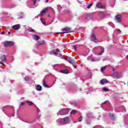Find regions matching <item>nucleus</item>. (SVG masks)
Segmentation results:
<instances>
[{
  "instance_id": "f8f14e48",
  "label": "nucleus",
  "mask_w": 128,
  "mask_h": 128,
  "mask_svg": "<svg viewBox=\"0 0 128 128\" xmlns=\"http://www.w3.org/2000/svg\"><path fill=\"white\" fill-rule=\"evenodd\" d=\"M91 40L94 42H98V39L94 33H92L91 35Z\"/></svg>"
},
{
  "instance_id": "de8ad7c7",
  "label": "nucleus",
  "mask_w": 128,
  "mask_h": 128,
  "mask_svg": "<svg viewBox=\"0 0 128 128\" xmlns=\"http://www.w3.org/2000/svg\"><path fill=\"white\" fill-rule=\"evenodd\" d=\"M108 102V100L105 101L104 102L102 103L101 106H102V105L106 104Z\"/></svg>"
},
{
  "instance_id": "9d476101",
  "label": "nucleus",
  "mask_w": 128,
  "mask_h": 128,
  "mask_svg": "<svg viewBox=\"0 0 128 128\" xmlns=\"http://www.w3.org/2000/svg\"><path fill=\"white\" fill-rule=\"evenodd\" d=\"M116 21V22H122V15L118 14L116 16L115 18Z\"/></svg>"
},
{
  "instance_id": "cd10ccee",
  "label": "nucleus",
  "mask_w": 128,
  "mask_h": 128,
  "mask_svg": "<svg viewBox=\"0 0 128 128\" xmlns=\"http://www.w3.org/2000/svg\"><path fill=\"white\" fill-rule=\"evenodd\" d=\"M109 117L110 118V119L112 120H114V115L112 114H110Z\"/></svg>"
},
{
  "instance_id": "6ab92c4d",
  "label": "nucleus",
  "mask_w": 128,
  "mask_h": 128,
  "mask_svg": "<svg viewBox=\"0 0 128 128\" xmlns=\"http://www.w3.org/2000/svg\"><path fill=\"white\" fill-rule=\"evenodd\" d=\"M36 90H38V92H40V90H42V88L40 85L38 84L36 86Z\"/></svg>"
},
{
  "instance_id": "a211bd4d",
  "label": "nucleus",
  "mask_w": 128,
  "mask_h": 128,
  "mask_svg": "<svg viewBox=\"0 0 128 128\" xmlns=\"http://www.w3.org/2000/svg\"><path fill=\"white\" fill-rule=\"evenodd\" d=\"M12 28L14 30H20V24H16L13 26Z\"/></svg>"
},
{
  "instance_id": "0e129e2a",
  "label": "nucleus",
  "mask_w": 128,
  "mask_h": 128,
  "mask_svg": "<svg viewBox=\"0 0 128 128\" xmlns=\"http://www.w3.org/2000/svg\"><path fill=\"white\" fill-rule=\"evenodd\" d=\"M48 2V0H46V3Z\"/></svg>"
},
{
  "instance_id": "39448f33",
  "label": "nucleus",
  "mask_w": 128,
  "mask_h": 128,
  "mask_svg": "<svg viewBox=\"0 0 128 128\" xmlns=\"http://www.w3.org/2000/svg\"><path fill=\"white\" fill-rule=\"evenodd\" d=\"M98 48H100L101 52L97 54L96 56H102V54H104V47H100V46L95 47L94 48L92 49V50H93V52H94V50H98Z\"/></svg>"
},
{
  "instance_id": "f3484780",
  "label": "nucleus",
  "mask_w": 128,
  "mask_h": 128,
  "mask_svg": "<svg viewBox=\"0 0 128 128\" xmlns=\"http://www.w3.org/2000/svg\"><path fill=\"white\" fill-rule=\"evenodd\" d=\"M108 82L106 79H102L100 82V84H108Z\"/></svg>"
},
{
  "instance_id": "aec40b11",
  "label": "nucleus",
  "mask_w": 128,
  "mask_h": 128,
  "mask_svg": "<svg viewBox=\"0 0 128 128\" xmlns=\"http://www.w3.org/2000/svg\"><path fill=\"white\" fill-rule=\"evenodd\" d=\"M44 44H46V42L44 40L37 42V44L38 46H42Z\"/></svg>"
},
{
  "instance_id": "2eb2a0df",
  "label": "nucleus",
  "mask_w": 128,
  "mask_h": 128,
  "mask_svg": "<svg viewBox=\"0 0 128 128\" xmlns=\"http://www.w3.org/2000/svg\"><path fill=\"white\" fill-rule=\"evenodd\" d=\"M8 108H12V110H14V107L10 106H4V107H2V111L4 112V114H6V110H8Z\"/></svg>"
},
{
  "instance_id": "0eeeda50",
  "label": "nucleus",
  "mask_w": 128,
  "mask_h": 128,
  "mask_svg": "<svg viewBox=\"0 0 128 128\" xmlns=\"http://www.w3.org/2000/svg\"><path fill=\"white\" fill-rule=\"evenodd\" d=\"M62 34H68V32H72V28L69 27H66L63 28Z\"/></svg>"
},
{
  "instance_id": "9b49d317",
  "label": "nucleus",
  "mask_w": 128,
  "mask_h": 128,
  "mask_svg": "<svg viewBox=\"0 0 128 128\" xmlns=\"http://www.w3.org/2000/svg\"><path fill=\"white\" fill-rule=\"evenodd\" d=\"M54 10L52 9V8H50V7H47L46 8H45L41 12H40V14L41 16H43V14H46V12H48V10Z\"/></svg>"
},
{
  "instance_id": "13d9d810",
  "label": "nucleus",
  "mask_w": 128,
  "mask_h": 128,
  "mask_svg": "<svg viewBox=\"0 0 128 128\" xmlns=\"http://www.w3.org/2000/svg\"><path fill=\"white\" fill-rule=\"evenodd\" d=\"M124 28H128V25H124Z\"/></svg>"
},
{
  "instance_id": "f257e3e1",
  "label": "nucleus",
  "mask_w": 128,
  "mask_h": 128,
  "mask_svg": "<svg viewBox=\"0 0 128 128\" xmlns=\"http://www.w3.org/2000/svg\"><path fill=\"white\" fill-rule=\"evenodd\" d=\"M49 54H51V56H62V54H60V50L58 49L50 51Z\"/></svg>"
},
{
  "instance_id": "052dcab7",
  "label": "nucleus",
  "mask_w": 128,
  "mask_h": 128,
  "mask_svg": "<svg viewBox=\"0 0 128 128\" xmlns=\"http://www.w3.org/2000/svg\"><path fill=\"white\" fill-rule=\"evenodd\" d=\"M0 64H3L4 66H6L4 63H2V62H0Z\"/></svg>"
},
{
  "instance_id": "ea45409f",
  "label": "nucleus",
  "mask_w": 128,
  "mask_h": 128,
  "mask_svg": "<svg viewBox=\"0 0 128 128\" xmlns=\"http://www.w3.org/2000/svg\"><path fill=\"white\" fill-rule=\"evenodd\" d=\"M106 66H104V67H102L101 68H100V70L101 72H104V70H106Z\"/></svg>"
},
{
  "instance_id": "2f4dec72",
  "label": "nucleus",
  "mask_w": 128,
  "mask_h": 128,
  "mask_svg": "<svg viewBox=\"0 0 128 128\" xmlns=\"http://www.w3.org/2000/svg\"><path fill=\"white\" fill-rule=\"evenodd\" d=\"M93 128H104V127H102V126L97 125L94 126Z\"/></svg>"
},
{
  "instance_id": "c03bdc74",
  "label": "nucleus",
  "mask_w": 128,
  "mask_h": 128,
  "mask_svg": "<svg viewBox=\"0 0 128 128\" xmlns=\"http://www.w3.org/2000/svg\"><path fill=\"white\" fill-rule=\"evenodd\" d=\"M109 26H112V28L114 26V24L112 22H109L108 23Z\"/></svg>"
},
{
  "instance_id": "1a4fd4ad",
  "label": "nucleus",
  "mask_w": 128,
  "mask_h": 128,
  "mask_svg": "<svg viewBox=\"0 0 128 128\" xmlns=\"http://www.w3.org/2000/svg\"><path fill=\"white\" fill-rule=\"evenodd\" d=\"M58 126H64V119L60 118L56 120Z\"/></svg>"
},
{
  "instance_id": "6e6d98bb",
  "label": "nucleus",
  "mask_w": 128,
  "mask_h": 128,
  "mask_svg": "<svg viewBox=\"0 0 128 128\" xmlns=\"http://www.w3.org/2000/svg\"><path fill=\"white\" fill-rule=\"evenodd\" d=\"M56 34H64V33H62V32H56Z\"/></svg>"
},
{
  "instance_id": "58836bf2",
  "label": "nucleus",
  "mask_w": 128,
  "mask_h": 128,
  "mask_svg": "<svg viewBox=\"0 0 128 128\" xmlns=\"http://www.w3.org/2000/svg\"><path fill=\"white\" fill-rule=\"evenodd\" d=\"M88 78H92V72H88Z\"/></svg>"
},
{
  "instance_id": "a878e982",
  "label": "nucleus",
  "mask_w": 128,
  "mask_h": 128,
  "mask_svg": "<svg viewBox=\"0 0 128 128\" xmlns=\"http://www.w3.org/2000/svg\"><path fill=\"white\" fill-rule=\"evenodd\" d=\"M33 38L34 40H40V36L38 35H34Z\"/></svg>"
},
{
  "instance_id": "bf43d9fd",
  "label": "nucleus",
  "mask_w": 128,
  "mask_h": 128,
  "mask_svg": "<svg viewBox=\"0 0 128 128\" xmlns=\"http://www.w3.org/2000/svg\"><path fill=\"white\" fill-rule=\"evenodd\" d=\"M122 108H123V110H124V108H126L124 106H122Z\"/></svg>"
},
{
  "instance_id": "338daca9",
  "label": "nucleus",
  "mask_w": 128,
  "mask_h": 128,
  "mask_svg": "<svg viewBox=\"0 0 128 128\" xmlns=\"http://www.w3.org/2000/svg\"><path fill=\"white\" fill-rule=\"evenodd\" d=\"M38 0V2H40V0Z\"/></svg>"
},
{
  "instance_id": "72a5a7b5",
  "label": "nucleus",
  "mask_w": 128,
  "mask_h": 128,
  "mask_svg": "<svg viewBox=\"0 0 128 128\" xmlns=\"http://www.w3.org/2000/svg\"><path fill=\"white\" fill-rule=\"evenodd\" d=\"M92 3H90V4H88V6H87V8H90L92 6Z\"/></svg>"
},
{
  "instance_id": "a19ab883",
  "label": "nucleus",
  "mask_w": 128,
  "mask_h": 128,
  "mask_svg": "<svg viewBox=\"0 0 128 128\" xmlns=\"http://www.w3.org/2000/svg\"><path fill=\"white\" fill-rule=\"evenodd\" d=\"M86 123V124H90V120H87Z\"/></svg>"
},
{
  "instance_id": "7c9ffc66",
  "label": "nucleus",
  "mask_w": 128,
  "mask_h": 128,
  "mask_svg": "<svg viewBox=\"0 0 128 128\" xmlns=\"http://www.w3.org/2000/svg\"><path fill=\"white\" fill-rule=\"evenodd\" d=\"M70 114H76V110H73L70 112Z\"/></svg>"
},
{
  "instance_id": "4be33fe9",
  "label": "nucleus",
  "mask_w": 128,
  "mask_h": 128,
  "mask_svg": "<svg viewBox=\"0 0 128 128\" xmlns=\"http://www.w3.org/2000/svg\"><path fill=\"white\" fill-rule=\"evenodd\" d=\"M86 16L88 20H92V14H86Z\"/></svg>"
},
{
  "instance_id": "a18cd8bd",
  "label": "nucleus",
  "mask_w": 128,
  "mask_h": 128,
  "mask_svg": "<svg viewBox=\"0 0 128 128\" xmlns=\"http://www.w3.org/2000/svg\"><path fill=\"white\" fill-rule=\"evenodd\" d=\"M65 12H66V13L70 12V10L67 9L65 10Z\"/></svg>"
},
{
  "instance_id": "5701e85b",
  "label": "nucleus",
  "mask_w": 128,
  "mask_h": 128,
  "mask_svg": "<svg viewBox=\"0 0 128 128\" xmlns=\"http://www.w3.org/2000/svg\"><path fill=\"white\" fill-rule=\"evenodd\" d=\"M42 84L45 88H50V86H48V85L46 84V80L44 79L42 81Z\"/></svg>"
},
{
  "instance_id": "c756f323",
  "label": "nucleus",
  "mask_w": 128,
  "mask_h": 128,
  "mask_svg": "<svg viewBox=\"0 0 128 128\" xmlns=\"http://www.w3.org/2000/svg\"><path fill=\"white\" fill-rule=\"evenodd\" d=\"M26 103L28 104V106H34V102H32L31 101H27Z\"/></svg>"
},
{
  "instance_id": "e2e57ef3",
  "label": "nucleus",
  "mask_w": 128,
  "mask_h": 128,
  "mask_svg": "<svg viewBox=\"0 0 128 128\" xmlns=\"http://www.w3.org/2000/svg\"><path fill=\"white\" fill-rule=\"evenodd\" d=\"M28 122V124H32V122Z\"/></svg>"
},
{
  "instance_id": "4d7b16f0",
  "label": "nucleus",
  "mask_w": 128,
  "mask_h": 128,
  "mask_svg": "<svg viewBox=\"0 0 128 128\" xmlns=\"http://www.w3.org/2000/svg\"><path fill=\"white\" fill-rule=\"evenodd\" d=\"M112 70L113 72H114V70H116V68H112Z\"/></svg>"
},
{
  "instance_id": "ddd939ff",
  "label": "nucleus",
  "mask_w": 128,
  "mask_h": 128,
  "mask_svg": "<svg viewBox=\"0 0 128 128\" xmlns=\"http://www.w3.org/2000/svg\"><path fill=\"white\" fill-rule=\"evenodd\" d=\"M96 8H106V6L102 4V2H98L96 5Z\"/></svg>"
},
{
  "instance_id": "3c124183",
  "label": "nucleus",
  "mask_w": 128,
  "mask_h": 128,
  "mask_svg": "<svg viewBox=\"0 0 128 128\" xmlns=\"http://www.w3.org/2000/svg\"><path fill=\"white\" fill-rule=\"evenodd\" d=\"M9 116V118H12V116H14V114H12V116Z\"/></svg>"
},
{
  "instance_id": "e433bc0d",
  "label": "nucleus",
  "mask_w": 128,
  "mask_h": 128,
  "mask_svg": "<svg viewBox=\"0 0 128 128\" xmlns=\"http://www.w3.org/2000/svg\"><path fill=\"white\" fill-rule=\"evenodd\" d=\"M24 80L26 82H30V78L28 76L24 78Z\"/></svg>"
},
{
  "instance_id": "bb28decb",
  "label": "nucleus",
  "mask_w": 128,
  "mask_h": 128,
  "mask_svg": "<svg viewBox=\"0 0 128 128\" xmlns=\"http://www.w3.org/2000/svg\"><path fill=\"white\" fill-rule=\"evenodd\" d=\"M28 32H35L36 30H34V29H32V28H28Z\"/></svg>"
},
{
  "instance_id": "412c9836",
  "label": "nucleus",
  "mask_w": 128,
  "mask_h": 128,
  "mask_svg": "<svg viewBox=\"0 0 128 128\" xmlns=\"http://www.w3.org/2000/svg\"><path fill=\"white\" fill-rule=\"evenodd\" d=\"M0 60L2 62H6V56H1Z\"/></svg>"
},
{
  "instance_id": "393cba45",
  "label": "nucleus",
  "mask_w": 128,
  "mask_h": 128,
  "mask_svg": "<svg viewBox=\"0 0 128 128\" xmlns=\"http://www.w3.org/2000/svg\"><path fill=\"white\" fill-rule=\"evenodd\" d=\"M92 62H98V60H100V58H92Z\"/></svg>"
},
{
  "instance_id": "f704fd0d",
  "label": "nucleus",
  "mask_w": 128,
  "mask_h": 128,
  "mask_svg": "<svg viewBox=\"0 0 128 128\" xmlns=\"http://www.w3.org/2000/svg\"><path fill=\"white\" fill-rule=\"evenodd\" d=\"M41 22L42 24H46V20H44V18H42Z\"/></svg>"
},
{
  "instance_id": "dca6fc26",
  "label": "nucleus",
  "mask_w": 128,
  "mask_h": 128,
  "mask_svg": "<svg viewBox=\"0 0 128 128\" xmlns=\"http://www.w3.org/2000/svg\"><path fill=\"white\" fill-rule=\"evenodd\" d=\"M68 62H70V64H71L73 66H74V68L75 66H76V62L74 61V60L72 58Z\"/></svg>"
},
{
  "instance_id": "603ef678",
  "label": "nucleus",
  "mask_w": 128,
  "mask_h": 128,
  "mask_svg": "<svg viewBox=\"0 0 128 128\" xmlns=\"http://www.w3.org/2000/svg\"><path fill=\"white\" fill-rule=\"evenodd\" d=\"M20 106H24V102H21Z\"/></svg>"
},
{
  "instance_id": "5fc2aeb1",
  "label": "nucleus",
  "mask_w": 128,
  "mask_h": 128,
  "mask_svg": "<svg viewBox=\"0 0 128 128\" xmlns=\"http://www.w3.org/2000/svg\"><path fill=\"white\" fill-rule=\"evenodd\" d=\"M74 48L75 51L76 50V46H74Z\"/></svg>"
},
{
  "instance_id": "c85d7f7f",
  "label": "nucleus",
  "mask_w": 128,
  "mask_h": 128,
  "mask_svg": "<svg viewBox=\"0 0 128 128\" xmlns=\"http://www.w3.org/2000/svg\"><path fill=\"white\" fill-rule=\"evenodd\" d=\"M18 16H20V18H24V14L22 12H20L19 14H18Z\"/></svg>"
},
{
  "instance_id": "79ce46f5",
  "label": "nucleus",
  "mask_w": 128,
  "mask_h": 128,
  "mask_svg": "<svg viewBox=\"0 0 128 128\" xmlns=\"http://www.w3.org/2000/svg\"><path fill=\"white\" fill-rule=\"evenodd\" d=\"M58 10H62V6L58 5Z\"/></svg>"
},
{
  "instance_id": "680f3d73",
  "label": "nucleus",
  "mask_w": 128,
  "mask_h": 128,
  "mask_svg": "<svg viewBox=\"0 0 128 128\" xmlns=\"http://www.w3.org/2000/svg\"><path fill=\"white\" fill-rule=\"evenodd\" d=\"M12 34V32H8V34Z\"/></svg>"
},
{
  "instance_id": "49530a36",
  "label": "nucleus",
  "mask_w": 128,
  "mask_h": 128,
  "mask_svg": "<svg viewBox=\"0 0 128 128\" xmlns=\"http://www.w3.org/2000/svg\"><path fill=\"white\" fill-rule=\"evenodd\" d=\"M36 110L37 112H40V109L38 108H36Z\"/></svg>"
},
{
  "instance_id": "4c0bfd02",
  "label": "nucleus",
  "mask_w": 128,
  "mask_h": 128,
  "mask_svg": "<svg viewBox=\"0 0 128 128\" xmlns=\"http://www.w3.org/2000/svg\"><path fill=\"white\" fill-rule=\"evenodd\" d=\"M33 4L34 6H33L32 8H36V0H33Z\"/></svg>"
},
{
  "instance_id": "20e7f679",
  "label": "nucleus",
  "mask_w": 128,
  "mask_h": 128,
  "mask_svg": "<svg viewBox=\"0 0 128 128\" xmlns=\"http://www.w3.org/2000/svg\"><path fill=\"white\" fill-rule=\"evenodd\" d=\"M123 76L122 73L120 72H115L113 73L112 75V76L115 78H122Z\"/></svg>"
},
{
  "instance_id": "09e8293b",
  "label": "nucleus",
  "mask_w": 128,
  "mask_h": 128,
  "mask_svg": "<svg viewBox=\"0 0 128 128\" xmlns=\"http://www.w3.org/2000/svg\"><path fill=\"white\" fill-rule=\"evenodd\" d=\"M82 120V116H80L78 118V122H81Z\"/></svg>"
},
{
  "instance_id": "473e14b6",
  "label": "nucleus",
  "mask_w": 128,
  "mask_h": 128,
  "mask_svg": "<svg viewBox=\"0 0 128 128\" xmlns=\"http://www.w3.org/2000/svg\"><path fill=\"white\" fill-rule=\"evenodd\" d=\"M72 58H70V57H67L66 58H65V60L68 62L72 60Z\"/></svg>"
},
{
  "instance_id": "f03ea898",
  "label": "nucleus",
  "mask_w": 128,
  "mask_h": 128,
  "mask_svg": "<svg viewBox=\"0 0 128 128\" xmlns=\"http://www.w3.org/2000/svg\"><path fill=\"white\" fill-rule=\"evenodd\" d=\"M52 68L55 70L58 71L60 70H62L64 68V66L63 64H56L54 65H52Z\"/></svg>"
},
{
  "instance_id": "423d86ee",
  "label": "nucleus",
  "mask_w": 128,
  "mask_h": 128,
  "mask_svg": "<svg viewBox=\"0 0 128 128\" xmlns=\"http://www.w3.org/2000/svg\"><path fill=\"white\" fill-rule=\"evenodd\" d=\"M14 44V42L12 41H6L4 43V46H12Z\"/></svg>"
},
{
  "instance_id": "b1692460",
  "label": "nucleus",
  "mask_w": 128,
  "mask_h": 128,
  "mask_svg": "<svg viewBox=\"0 0 128 128\" xmlns=\"http://www.w3.org/2000/svg\"><path fill=\"white\" fill-rule=\"evenodd\" d=\"M60 72L68 74V69L61 70Z\"/></svg>"
},
{
  "instance_id": "4468645a",
  "label": "nucleus",
  "mask_w": 128,
  "mask_h": 128,
  "mask_svg": "<svg viewBox=\"0 0 128 128\" xmlns=\"http://www.w3.org/2000/svg\"><path fill=\"white\" fill-rule=\"evenodd\" d=\"M98 16H100V18H106L108 16V14L104 13V12H98Z\"/></svg>"
},
{
  "instance_id": "c9c22d12",
  "label": "nucleus",
  "mask_w": 128,
  "mask_h": 128,
  "mask_svg": "<svg viewBox=\"0 0 128 128\" xmlns=\"http://www.w3.org/2000/svg\"><path fill=\"white\" fill-rule=\"evenodd\" d=\"M71 104H72V106H76L77 104L76 102V101H74L72 102H71Z\"/></svg>"
},
{
  "instance_id": "6e6552de",
  "label": "nucleus",
  "mask_w": 128,
  "mask_h": 128,
  "mask_svg": "<svg viewBox=\"0 0 128 128\" xmlns=\"http://www.w3.org/2000/svg\"><path fill=\"white\" fill-rule=\"evenodd\" d=\"M70 117H66L63 118V122L64 124H70Z\"/></svg>"
},
{
  "instance_id": "8fccbe9b",
  "label": "nucleus",
  "mask_w": 128,
  "mask_h": 128,
  "mask_svg": "<svg viewBox=\"0 0 128 128\" xmlns=\"http://www.w3.org/2000/svg\"><path fill=\"white\" fill-rule=\"evenodd\" d=\"M118 34H120V32H122V31L118 29Z\"/></svg>"
},
{
  "instance_id": "69168bd1",
  "label": "nucleus",
  "mask_w": 128,
  "mask_h": 128,
  "mask_svg": "<svg viewBox=\"0 0 128 128\" xmlns=\"http://www.w3.org/2000/svg\"><path fill=\"white\" fill-rule=\"evenodd\" d=\"M126 58H127V60H128V56H127Z\"/></svg>"
},
{
  "instance_id": "37998d69",
  "label": "nucleus",
  "mask_w": 128,
  "mask_h": 128,
  "mask_svg": "<svg viewBox=\"0 0 128 128\" xmlns=\"http://www.w3.org/2000/svg\"><path fill=\"white\" fill-rule=\"evenodd\" d=\"M103 90H104V92H108V88H104Z\"/></svg>"
},
{
  "instance_id": "774afa93",
  "label": "nucleus",
  "mask_w": 128,
  "mask_h": 128,
  "mask_svg": "<svg viewBox=\"0 0 128 128\" xmlns=\"http://www.w3.org/2000/svg\"><path fill=\"white\" fill-rule=\"evenodd\" d=\"M48 16H50V15H48Z\"/></svg>"
},
{
  "instance_id": "7ed1b4c3",
  "label": "nucleus",
  "mask_w": 128,
  "mask_h": 128,
  "mask_svg": "<svg viewBox=\"0 0 128 128\" xmlns=\"http://www.w3.org/2000/svg\"><path fill=\"white\" fill-rule=\"evenodd\" d=\"M70 109L68 108L62 109L58 112V114H60V116H64V114H68L70 112Z\"/></svg>"
},
{
  "instance_id": "864d4df0",
  "label": "nucleus",
  "mask_w": 128,
  "mask_h": 128,
  "mask_svg": "<svg viewBox=\"0 0 128 128\" xmlns=\"http://www.w3.org/2000/svg\"><path fill=\"white\" fill-rule=\"evenodd\" d=\"M6 34V32L4 31H2V32H1V34Z\"/></svg>"
}]
</instances>
